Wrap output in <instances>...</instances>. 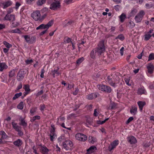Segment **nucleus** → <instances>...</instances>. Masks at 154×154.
Wrapping results in <instances>:
<instances>
[{
  "instance_id": "obj_1",
  "label": "nucleus",
  "mask_w": 154,
  "mask_h": 154,
  "mask_svg": "<svg viewBox=\"0 0 154 154\" xmlns=\"http://www.w3.org/2000/svg\"><path fill=\"white\" fill-rule=\"evenodd\" d=\"M47 16L46 13H45L43 16H41L40 11H36L33 12L31 14L32 17L35 21H41L43 19Z\"/></svg>"
},
{
  "instance_id": "obj_2",
  "label": "nucleus",
  "mask_w": 154,
  "mask_h": 154,
  "mask_svg": "<svg viewBox=\"0 0 154 154\" xmlns=\"http://www.w3.org/2000/svg\"><path fill=\"white\" fill-rule=\"evenodd\" d=\"M48 2L51 3L50 8L53 10H56L60 7V0H48Z\"/></svg>"
},
{
  "instance_id": "obj_3",
  "label": "nucleus",
  "mask_w": 154,
  "mask_h": 154,
  "mask_svg": "<svg viewBox=\"0 0 154 154\" xmlns=\"http://www.w3.org/2000/svg\"><path fill=\"white\" fill-rule=\"evenodd\" d=\"M64 149L66 150H71L73 146V142L69 140H66L63 143Z\"/></svg>"
},
{
  "instance_id": "obj_4",
  "label": "nucleus",
  "mask_w": 154,
  "mask_h": 154,
  "mask_svg": "<svg viewBox=\"0 0 154 154\" xmlns=\"http://www.w3.org/2000/svg\"><path fill=\"white\" fill-rule=\"evenodd\" d=\"M53 24V21L51 20L49 21L47 24H42L37 27L36 29V30L45 29H48L50 26H51Z\"/></svg>"
},
{
  "instance_id": "obj_5",
  "label": "nucleus",
  "mask_w": 154,
  "mask_h": 154,
  "mask_svg": "<svg viewBox=\"0 0 154 154\" xmlns=\"http://www.w3.org/2000/svg\"><path fill=\"white\" fill-rule=\"evenodd\" d=\"M105 47L104 45V42L103 41L100 42L98 45L97 49V52L98 53V55H101L102 53L105 51Z\"/></svg>"
},
{
  "instance_id": "obj_6",
  "label": "nucleus",
  "mask_w": 154,
  "mask_h": 154,
  "mask_svg": "<svg viewBox=\"0 0 154 154\" xmlns=\"http://www.w3.org/2000/svg\"><path fill=\"white\" fill-rule=\"evenodd\" d=\"M75 137L76 140L83 142L86 141L87 138V136L85 135L80 133H78L76 134Z\"/></svg>"
},
{
  "instance_id": "obj_7",
  "label": "nucleus",
  "mask_w": 154,
  "mask_h": 154,
  "mask_svg": "<svg viewBox=\"0 0 154 154\" xmlns=\"http://www.w3.org/2000/svg\"><path fill=\"white\" fill-rule=\"evenodd\" d=\"M144 14L145 12L143 10L140 11L137 15L135 17L134 19L136 22L137 23L140 22L142 20Z\"/></svg>"
},
{
  "instance_id": "obj_8",
  "label": "nucleus",
  "mask_w": 154,
  "mask_h": 154,
  "mask_svg": "<svg viewBox=\"0 0 154 154\" xmlns=\"http://www.w3.org/2000/svg\"><path fill=\"white\" fill-rule=\"evenodd\" d=\"M25 73L24 71L21 70L19 71L17 76V79L18 81L23 80L25 76Z\"/></svg>"
},
{
  "instance_id": "obj_9",
  "label": "nucleus",
  "mask_w": 154,
  "mask_h": 154,
  "mask_svg": "<svg viewBox=\"0 0 154 154\" xmlns=\"http://www.w3.org/2000/svg\"><path fill=\"white\" fill-rule=\"evenodd\" d=\"M24 37L26 42L29 44H32L33 43L35 39V38L34 37H30L27 35H24Z\"/></svg>"
},
{
  "instance_id": "obj_10",
  "label": "nucleus",
  "mask_w": 154,
  "mask_h": 154,
  "mask_svg": "<svg viewBox=\"0 0 154 154\" xmlns=\"http://www.w3.org/2000/svg\"><path fill=\"white\" fill-rule=\"evenodd\" d=\"M86 123L85 124L86 125L89 127V125H92L93 127H96V125L95 123H94L92 119L91 118H88L86 120Z\"/></svg>"
},
{
  "instance_id": "obj_11",
  "label": "nucleus",
  "mask_w": 154,
  "mask_h": 154,
  "mask_svg": "<svg viewBox=\"0 0 154 154\" xmlns=\"http://www.w3.org/2000/svg\"><path fill=\"white\" fill-rule=\"evenodd\" d=\"M20 122L19 124L23 127V128L24 129L27 125V123L25 122L24 118L20 116L19 119Z\"/></svg>"
},
{
  "instance_id": "obj_12",
  "label": "nucleus",
  "mask_w": 154,
  "mask_h": 154,
  "mask_svg": "<svg viewBox=\"0 0 154 154\" xmlns=\"http://www.w3.org/2000/svg\"><path fill=\"white\" fill-rule=\"evenodd\" d=\"M14 16L12 14H7L4 17L5 20L12 21V22L14 20Z\"/></svg>"
},
{
  "instance_id": "obj_13",
  "label": "nucleus",
  "mask_w": 154,
  "mask_h": 154,
  "mask_svg": "<svg viewBox=\"0 0 154 154\" xmlns=\"http://www.w3.org/2000/svg\"><path fill=\"white\" fill-rule=\"evenodd\" d=\"M118 144V141L116 140L114 141L109 146V151H111L112 150L115 148L116 146Z\"/></svg>"
},
{
  "instance_id": "obj_14",
  "label": "nucleus",
  "mask_w": 154,
  "mask_h": 154,
  "mask_svg": "<svg viewBox=\"0 0 154 154\" xmlns=\"http://www.w3.org/2000/svg\"><path fill=\"white\" fill-rule=\"evenodd\" d=\"M90 56L91 58L95 60L96 58V48L93 49L90 53Z\"/></svg>"
},
{
  "instance_id": "obj_15",
  "label": "nucleus",
  "mask_w": 154,
  "mask_h": 154,
  "mask_svg": "<svg viewBox=\"0 0 154 154\" xmlns=\"http://www.w3.org/2000/svg\"><path fill=\"white\" fill-rule=\"evenodd\" d=\"M128 141L131 144H135L137 142L135 138L133 136H131L127 137Z\"/></svg>"
},
{
  "instance_id": "obj_16",
  "label": "nucleus",
  "mask_w": 154,
  "mask_h": 154,
  "mask_svg": "<svg viewBox=\"0 0 154 154\" xmlns=\"http://www.w3.org/2000/svg\"><path fill=\"white\" fill-rule=\"evenodd\" d=\"M12 2L10 0H7L4 2L2 4L3 6V8L5 9L10 6L12 5Z\"/></svg>"
},
{
  "instance_id": "obj_17",
  "label": "nucleus",
  "mask_w": 154,
  "mask_h": 154,
  "mask_svg": "<svg viewBox=\"0 0 154 154\" xmlns=\"http://www.w3.org/2000/svg\"><path fill=\"white\" fill-rule=\"evenodd\" d=\"M96 147L94 146H91L87 150V152L85 154H93L95 149Z\"/></svg>"
},
{
  "instance_id": "obj_18",
  "label": "nucleus",
  "mask_w": 154,
  "mask_h": 154,
  "mask_svg": "<svg viewBox=\"0 0 154 154\" xmlns=\"http://www.w3.org/2000/svg\"><path fill=\"white\" fill-rule=\"evenodd\" d=\"M8 66L4 62H0V71L2 72L4 69H6L8 68Z\"/></svg>"
},
{
  "instance_id": "obj_19",
  "label": "nucleus",
  "mask_w": 154,
  "mask_h": 154,
  "mask_svg": "<svg viewBox=\"0 0 154 154\" xmlns=\"http://www.w3.org/2000/svg\"><path fill=\"white\" fill-rule=\"evenodd\" d=\"M147 68L148 69V72L149 73L151 74L153 72L154 66L153 65L151 64H148L147 66Z\"/></svg>"
},
{
  "instance_id": "obj_20",
  "label": "nucleus",
  "mask_w": 154,
  "mask_h": 154,
  "mask_svg": "<svg viewBox=\"0 0 154 154\" xmlns=\"http://www.w3.org/2000/svg\"><path fill=\"white\" fill-rule=\"evenodd\" d=\"M137 104L140 111H141L143 106L146 105V103L145 101H140L137 102Z\"/></svg>"
},
{
  "instance_id": "obj_21",
  "label": "nucleus",
  "mask_w": 154,
  "mask_h": 154,
  "mask_svg": "<svg viewBox=\"0 0 154 154\" xmlns=\"http://www.w3.org/2000/svg\"><path fill=\"white\" fill-rule=\"evenodd\" d=\"M41 151L43 154H48L49 149L45 146H42L41 148Z\"/></svg>"
},
{
  "instance_id": "obj_22",
  "label": "nucleus",
  "mask_w": 154,
  "mask_h": 154,
  "mask_svg": "<svg viewBox=\"0 0 154 154\" xmlns=\"http://www.w3.org/2000/svg\"><path fill=\"white\" fill-rule=\"evenodd\" d=\"M59 69H60L59 67H57V69H55L54 70L52 71V75L54 78L55 77V74H56L57 75H59L61 74L58 71Z\"/></svg>"
},
{
  "instance_id": "obj_23",
  "label": "nucleus",
  "mask_w": 154,
  "mask_h": 154,
  "mask_svg": "<svg viewBox=\"0 0 154 154\" xmlns=\"http://www.w3.org/2000/svg\"><path fill=\"white\" fill-rule=\"evenodd\" d=\"M13 128L16 131L19 129H20L21 127L18 125L17 123L14 122H12L11 123Z\"/></svg>"
},
{
  "instance_id": "obj_24",
  "label": "nucleus",
  "mask_w": 154,
  "mask_h": 154,
  "mask_svg": "<svg viewBox=\"0 0 154 154\" xmlns=\"http://www.w3.org/2000/svg\"><path fill=\"white\" fill-rule=\"evenodd\" d=\"M145 90L144 87H141L138 89L137 93L138 94H145Z\"/></svg>"
},
{
  "instance_id": "obj_25",
  "label": "nucleus",
  "mask_w": 154,
  "mask_h": 154,
  "mask_svg": "<svg viewBox=\"0 0 154 154\" xmlns=\"http://www.w3.org/2000/svg\"><path fill=\"white\" fill-rule=\"evenodd\" d=\"M22 144V142L20 139H18L14 142V145L17 146H20Z\"/></svg>"
},
{
  "instance_id": "obj_26",
  "label": "nucleus",
  "mask_w": 154,
  "mask_h": 154,
  "mask_svg": "<svg viewBox=\"0 0 154 154\" xmlns=\"http://www.w3.org/2000/svg\"><path fill=\"white\" fill-rule=\"evenodd\" d=\"M15 69H13L9 72L8 76L9 77H12L15 75Z\"/></svg>"
},
{
  "instance_id": "obj_27",
  "label": "nucleus",
  "mask_w": 154,
  "mask_h": 154,
  "mask_svg": "<svg viewBox=\"0 0 154 154\" xmlns=\"http://www.w3.org/2000/svg\"><path fill=\"white\" fill-rule=\"evenodd\" d=\"M137 12V9L134 8H133L131 10V12L129 14V16L131 17L134 16Z\"/></svg>"
},
{
  "instance_id": "obj_28",
  "label": "nucleus",
  "mask_w": 154,
  "mask_h": 154,
  "mask_svg": "<svg viewBox=\"0 0 154 154\" xmlns=\"http://www.w3.org/2000/svg\"><path fill=\"white\" fill-rule=\"evenodd\" d=\"M131 113L134 115H135L137 112V107H132L130 110Z\"/></svg>"
},
{
  "instance_id": "obj_29",
  "label": "nucleus",
  "mask_w": 154,
  "mask_h": 154,
  "mask_svg": "<svg viewBox=\"0 0 154 154\" xmlns=\"http://www.w3.org/2000/svg\"><path fill=\"white\" fill-rule=\"evenodd\" d=\"M94 97H96V94H95L92 93L87 96V98L89 100H91Z\"/></svg>"
},
{
  "instance_id": "obj_30",
  "label": "nucleus",
  "mask_w": 154,
  "mask_h": 154,
  "mask_svg": "<svg viewBox=\"0 0 154 154\" xmlns=\"http://www.w3.org/2000/svg\"><path fill=\"white\" fill-rule=\"evenodd\" d=\"M49 136H50V140L52 142H53L57 138L56 134H50Z\"/></svg>"
},
{
  "instance_id": "obj_31",
  "label": "nucleus",
  "mask_w": 154,
  "mask_h": 154,
  "mask_svg": "<svg viewBox=\"0 0 154 154\" xmlns=\"http://www.w3.org/2000/svg\"><path fill=\"white\" fill-rule=\"evenodd\" d=\"M119 18L120 19L121 22L123 23L126 18V15L125 14L122 13L119 16Z\"/></svg>"
},
{
  "instance_id": "obj_32",
  "label": "nucleus",
  "mask_w": 154,
  "mask_h": 154,
  "mask_svg": "<svg viewBox=\"0 0 154 154\" xmlns=\"http://www.w3.org/2000/svg\"><path fill=\"white\" fill-rule=\"evenodd\" d=\"M88 140L89 142L92 144L94 143L96 141V139L91 136H89Z\"/></svg>"
},
{
  "instance_id": "obj_33",
  "label": "nucleus",
  "mask_w": 154,
  "mask_h": 154,
  "mask_svg": "<svg viewBox=\"0 0 154 154\" xmlns=\"http://www.w3.org/2000/svg\"><path fill=\"white\" fill-rule=\"evenodd\" d=\"M0 134L2 136V139H6L8 137L7 135L6 134L5 132L3 131H0Z\"/></svg>"
},
{
  "instance_id": "obj_34",
  "label": "nucleus",
  "mask_w": 154,
  "mask_h": 154,
  "mask_svg": "<svg viewBox=\"0 0 154 154\" xmlns=\"http://www.w3.org/2000/svg\"><path fill=\"white\" fill-rule=\"evenodd\" d=\"M23 88L24 89L25 91L30 92V89L29 85H23Z\"/></svg>"
},
{
  "instance_id": "obj_35",
  "label": "nucleus",
  "mask_w": 154,
  "mask_h": 154,
  "mask_svg": "<svg viewBox=\"0 0 154 154\" xmlns=\"http://www.w3.org/2000/svg\"><path fill=\"white\" fill-rule=\"evenodd\" d=\"M46 109L45 105L44 104H42L39 106V109L42 113H43L44 110Z\"/></svg>"
},
{
  "instance_id": "obj_36",
  "label": "nucleus",
  "mask_w": 154,
  "mask_h": 154,
  "mask_svg": "<svg viewBox=\"0 0 154 154\" xmlns=\"http://www.w3.org/2000/svg\"><path fill=\"white\" fill-rule=\"evenodd\" d=\"M22 94V92H20L19 93H17L15 94L14 96L12 98V100H15L16 99L18 98L20 96H21Z\"/></svg>"
},
{
  "instance_id": "obj_37",
  "label": "nucleus",
  "mask_w": 154,
  "mask_h": 154,
  "mask_svg": "<svg viewBox=\"0 0 154 154\" xmlns=\"http://www.w3.org/2000/svg\"><path fill=\"white\" fill-rule=\"evenodd\" d=\"M85 60L84 57H82L79 58L76 61V63L77 65H79Z\"/></svg>"
},
{
  "instance_id": "obj_38",
  "label": "nucleus",
  "mask_w": 154,
  "mask_h": 154,
  "mask_svg": "<svg viewBox=\"0 0 154 154\" xmlns=\"http://www.w3.org/2000/svg\"><path fill=\"white\" fill-rule=\"evenodd\" d=\"M64 42L65 43H71L72 42V41L71 39L68 37H65L64 38Z\"/></svg>"
},
{
  "instance_id": "obj_39",
  "label": "nucleus",
  "mask_w": 154,
  "mask_h": 154,
  "mask_svg": "<svg viewBox=\"0 0 154 154\" xmlns=\"http://www.w3.org/2000/svg\"><path fill=\"white\" fill-rule=\"evenodd\" d=\"M24 107L23 103V102H21L17 106V108L20 109H22Z\"/></svg>"
},
{
  "instance_id": "obj_40",
  "label": "nucleus",
  "mask_w": 154,
  "mask_h": 154,
  "mask_svg": "<svg viewBox=\"0 0 154 154\" xmlns=\"http://www.w3.org/2000/svg\"><path fill=\"white\" fill-rule=\"evenodd\" d=\"M106 86L103 85H98L97 86V87L99 90H101L102 91H104V89H105Z\"/></svg>"
},
{
  "instance_id": "obj_41",
  "label": "nucleus",
  "mask_w": 154,
  "mask_h": 154,
  "mask_svg": "<svg viewBox=\"0 0 154 154\" xmlns=\"http://www.w3.org/2000/svg\"><path fill=\"white\" fill-rule=\"evenodd\" d=\"M125 37L122 34H120L118 35L115 38L116 39H119L121 41H123L125 39Z\"/></svg>"
},
{
  "instance_id": "obj_42",
  "label": "nucleus",
  "mask_w": 154,
  "mask_h": 154,
  "mask_svg": "<svg viewBox=\"0 0 154 154\" xmlns=\"http://www.w3.org/2000/svg\"><path fill=\"white\" fill-rule=\"evenodd\" d=\"M105 88V89H104V91L106 92L110 93L112 91L111 88L109 86H106Z\"/></svg>"
},
{
  "instance_id": "obj_43",
  "label": "nucleus",
  "mask_w": 154,
  "mask_h": 154,
  "mask_svg": "<svg viewBox=\"0 0 154 154\" xmlns=\"http://www.w3.org/2000/svg\"><path fill=\"white\" fill-rule=\"evenodd\" d=\"M40 117L39 116H35L33 117L32 119H31V121L32 122H34L36 120H39L40 119Z\"/></svg>"
},
{
  "instance_id": "obj_44",
  "label": "nucleus",
  "mask_w": 154,
  "mask_h": 154,
  "mask_svg": "<svg viewBox=\"0 0 154 154\" xmlns=\"http://www.w3.org/2000/svg\"><path fill=\"white\" fill-rule=\"evenodd\" d=\"M46 0H38L37 2V4L38 5L41 6L45 4Z\"/></svg>"
},
{
  "instance_id": "obj_45",
  "label": "nucleus",
  "mask_w": 154,
  "mask_h": 154,
  "mask_svg": "<svg viewBox=\"0 0 154 154\" xmlns=\"http://www.w3.org/2000/svg\"><path fill=\"white\" fill-rule=\"evenodd\" d=\"M135 25L134 23L132 21H130L128 25V26L131 29L133 28Z\"/></svg>"
},
{
  "instance_id": "obj_46",
  "label": "nucleus",
  "mask_w": 154,
  "mask_h": 154,
  "mask_svg": "<svg viewBox=\"0 0 154 154\" xmlns=\"http://www.w3.org/2000/svg\"><path fill=\"white\" fill-rule=\"evenodd\" d=\"M16 131L18 132V134L19 136H21L23 135V132L22 131L21 127L20 128V129H18Z\"/></svg>"
},
{
  "instance_id": "obj_47",
  "label": "nucleus",
  "mask_w": 154,
  "mask_h": 154,
  "mask_svg": "<svg viewBox=\"0 0 154 154\" xmlns=\"http://www.w3.org/2000/svg\"><path fill=\"white\" fill-rule=\"evenodd\" d=\"M3 44L5 45V47L8 48H10L12 47L11 45L10 44L6 41H4L3 42Z\"/></svg>"
},
{
  "instance_id": "obj_48",
  "label": "nucleus",
  "mask_w": 154,
  "mask_h": 154,
  "mask_svg": "<svg viewBox=\"0 0 154 154\" xmlns=\"http://www.w3.org/2000/svg\"><path fill=\"white\" fill-rule=\"evenodd\" d=\"M22 86L23 85L22 83H20V84L18 85L17 88L15 90V92H19V90L21 89L22 88Z\"/></svg>"
},
{
  "instance_id": "obj_49",
  "label": "nucleus",
  "mask_w": 154,
  "mask_h": 154,
  "mask_svg": "<svg viewBox=\"0 0 154 154\" xmlns=\"http://www.w3.org/2000/svg\"><path fill=\"white\" fill-rule=\"evenodd\" d=\"M151 36L152 35L150 34H146L145 35L144 40L145 41H148Z\"/></svg>"
},
{
  "instance_id": "obj_50",
  "label": "nucleus",
  "mask_w": 154,
  "mask_h": 154,
  "mask_svg": "<svg viewBox=\"0 0 154 154\" xmlns=\"http://www.w3.org/2000/svg\"><path fill=\"white\" fill-rule=\"evenodd\" d=\"M130 80V77H128V78H125V83L127 85L129 86H131V84H129V81Z\"/></svg>"
},
{
  "instance_id": "obj_51",
  "label": "nucleus",
  "mask_w": 154,
  "mask_h": 154,
  "mask_svg": "<svg viewBox=\"0 0 154 154\" xmlns=\"http://www.w3.org/2000/svg\"><path fill=\"white\" fill-rule=\"evenodd\" d=\"M11 32L13 33H20L21 31L19 29H17L11 30Z\"/></svg>"
},
{
  "instance_id": "obj_52",
  "label": "nucleus",
  "mask_w": 154,
  "mask_h": 154,
  "mask_svg": "<svg viewBox=\"0 0 154 154\" xmlns=\"http://www.w3.org/2000/svg\"><path fill=\"white\" fill-rule=\"evenodd\" d=\"M19 24L17 22H13L11 25L12 27H15L19 25Z\"/></svg>"
},
{
  "instance_id": "obj_53",
  "label": "nucleus",
  "mask_w": 154,
  "mask_h": 154,
  "mask_svg": "<svg viewBox=\"0 0 154 154\" xmlns=\"http://www.w3.org/2000/svg\"><path fill=\"white\" fill-rule=\"evenodd\" d=\"M148 61L154 59V54L153 53L150 54L149 56Z\"/></svg>"
},
{
  "instance_id": "obj_54",
  "label": "nucleus",
  "mask_w": 154,
  "mask_h": 154,
  "mask_svg": "<svg viewBox=\"0 0 154 154\" xmlns=\"http://www.w3.org/2000/svg\"><path fill=\"white\" fill-rule=\"evenodd\" d=\"M109 118H107L106 119L104 120L101 122L100 121H97V124H102L104 123L105 122L108 120Z\"/></svg>"
},
{
  "instance_id": "obj_55",
  "label": "nucleus",
  "mask_w": 154,
  "mask_h": 154,
  "mask_svg": "<svg viewBox=\"0 0 154 154\" xmlns=\"http://www.w3.org/2000/svg\"><path fill=\"white\" fill-rule=\"evenodd\" d=\"M37 109L36 107H33L30 110V113L31 114H33L34 113L36 112Z\"/></svg>"
},
{
  "instance_id": "obj_56",
  "label": "nucleus",
  "mask_w": 154,
  "mask_h": 154,
  "mask_svg": "<svg viewBox=\"0 0 154 154\" xmlns=\"http://www.w3.org/2000/svg\"><path fill=\"white\" fill-rule=\"evenodd\" d=\"M74 85L73 84H68V86L67 88V89L68 90H69V89H71V88H73L74 87Z\"/></svg>"
},
{
  "instance_id": "obj_57",
  "label": "nucleus",
  "mask_w": 154,
  "mask_h": 154,
  "mask_svg": "<svg viewBox=\"0 0 154 154\" xmlns=\"http://www.w3.org/2000/svg\"><path fill=\"white\" fill-rule=\"evenodd\" d=\"M55 128L54 126H52V128L50 130V134H56L55 133Z\"/></svg>"
},
{
  "instance_id": "obj_58",
  "label": "nucleus",
  "mask_w": 154,
  "mask_h": 154,
  "mask_svg": "<svg viewBox=\"0 0 154 154\" xmlns=\"http://www.w3.org/2000/svg\"><path fill=\"white\" fill-rule=\"evenodd\" d=\"M33 60L32 59L30 60H26L25 61V63L27 64H29L33 63Z\"/></svg>"
},
{
  "instance_id": "obj_59",
  "label": "nucleus",
  "mask_w": 154,
  "mask_h": 154,
  "mask_svg": "<svg viewBox=\"0 0 154 154\" xmlns=\"http://www.w3.org/2000/svg\"><path fill=\"white\" fill-rule=\"evenodd\" d=\"M147 9H149L153 7L152 4H149L148 3H146L145 5Z\"/></svg>"
},
{
  "instance_id": "obj_60",
  "label": "nucleus",
  "mask_w": 154,
  "mask_h": 154,
  "mask_svg": "<svg viewBox=\"0 0 154 154\" xmlns=\"http://www.w3.org/2000/svg\"><path fill=\"white\" fill-rule=\"evenodd\" d=\"M79 91V89L78 88H75V90L73 93V94L74 95H76Z\"/></svg>"
},
{
  "instance_id": "obj_61",
  "label": "nucleus",
  "mask_w": 154,
  "mask_h": 154,
  "mask_svg": "<svg viewBox=\"0 0 154 154\" xmlns=\"http://www.w3.org/2000/svg\"><path fill=\"white\" fill-rule=\"evenodd\" d=\"M134 119V118L133 117H130L127 120V121L126 122V124H128L131 121H132Z\"/></svg>"
},
{
  "instance_id": "obj_62",
  "label": "nucleus",
  "mask_w": 154,
  "mask_h": 154,
  "mask_svg": "<svg viewBox=\"0 0 154 154\" xmlns=\"http://www.w3.org/2000/svg\"><path fill=\"white\" fill-rule=\"evenodd\" d=\"M31 98L30 97H29L26 99V102L29 105L31 103Z\"/></svg>"
},
{
  "instance_id": "obj_63",
  "label": "nucleus",
  "mask_w": 154,
  "mask_h": 154,
  "mask_svg": "<svg viewBox=\"0 0 154 154\" xmlns=\"http://www.w3.org/2000/svg\"><path fill=\"white\" fill-rule=\"evenodd\" d=\"M72 48L71 49L72 50H73L75 49V42H72L71 43Z\"/></svg>"
},
{
  "instance_id": "obj_64",
  "label": "nucleus",
  "mask_w": 154,
  "mask_h": 154,
  "mask_svg": "<svg viewBox=\"0 0 154 154\" xmlns=\"http://www.w3.org/2000/svg\"><path fill=\"white\" fill-rule=\"evenodd\" d=\"M108 82L110 85H112V86L115 87V84L114 83L112 82L111 80H109L108 81Z\"/></svg>"
}]
</instances>
